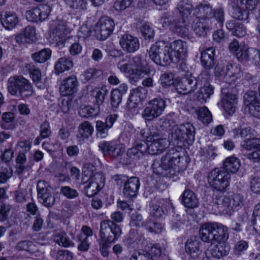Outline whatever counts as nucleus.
<instances>
[{"label": "nucleus", "mask_w": 260, "mask_h": 260, "mask_svg": "<svg viewBox=\"0 0 260 260\" xmlns=\"http://www.w3.org/2000/svg\"><path fill=\"white\" fill-rule=\"evenodd\" d=\"M189 160L183 153L172 149L162 156L160 161L154 160L152 168L155 174L174 178L186 169Z\"/></svg>", "instance_id": "obj_1"}, {"label": "nucleus", "mask_w": 260, "mask_h": 260, "mask_svg": "<svg viewBox=\"0 0 260 260\" xmlns=\"http://www.w3.org/2000/svg\"><path fill=\"white\" fill-rule=\"evenodd\" d=\"M199 235L203 241L211 243L225 241L229 238L228 228L217 222L203 224L200 229Z\"/></svg>", "instance_id": "obj_2"}, {"label": "nucleus", "mask_w": 260, "mask_h": 260, "mask_svg": "<svg viewBox=\"0 0 260 260\" xmlns=\"http://www.w3.org/2000/svg\"><path fill=\"white\" fill-rule=\"evenodd\" d=\"M194 133L195 128L190 123L175 125L171 134L172 141L180 148L192 146L194 140Z\"/></svg>", "instance_id": "obj_3"}, {"label": "nucleus", "mask_w": 260, "mask_h": 260, "mask_svg": "<svg viewBox=\"0 0 260 260\" xmlns=\"http://www.w3.org/2000/svg\"><path fill=\"white\" fill-rule=\"evenodd\" d=\"M256 0H230V12L235 19L246 20L249 17V11L254 9Z\"/></svg>", "instance_id": "obj_4"}, {"label": "nucleus", "mask_w": 260, "mask_h": 260, "mask_svg": "<svg viewBox=\"0 0 260 260\" xmlns=\"http://www.w3.org/2000/svg\"><path fill=\"white\" fill-rule=\"evenodd\" d=\"M85 180L86 177L89 178L87 179L86 185L84 186V192L88 197H92L96 194L104 185L105 177L101 172L94 173L92 169L84 168L83 170Z\"/></svg>", "instance_id": "obj_5"}, {"label": "nucleus", "mask_w": 260, "mask_h": 260, "mask_svg": "<svg viewBox=\"0 0 260 260\" xmlns=\"http://www.w3.org/2000/svg\"><path fill=\"white\" fill-rule=\"evenodd\" d=\"M231 174L224 169L216 168L210 171L208 174V182L214 189L224 192L230 185Z\"/></svg>", "instance_id": "obj_6"}, {"label": "nucleus", "mask_w": 260, "mask_h": 260, "mask_svg": "<svg viewBox=\"0 0 260 260\" xmlns=\"http://www.w3.org/2000/svg\"><path fill=\"white\" fill-rule=\"evenodd\" d=\"M8 89L12 95H16L18 92L23 98L30 96L33 93L30 83L22 76L10 77L8 80Z\"/></svg>", "instance_id": "obj_7"}, {"label": "nucleus", "mask_w": 260, "mask_h": 260, "mask_svg": "<svg viewBox=\"0 0 260 260\" xmlns=\"http://www.w3.org/2000/svg\"><path fill=\"white\" fill-rule=\"evenodd\" d=\"M122 234L120 225L110 219L103 220L100 223L99 236L101 239L107 240L108 242L115 243Z\"/></svg>", "instance_id": "obj_8"}, {"label": "nucleus", "mask_w": 260, "mask_h": 260, "mask_svg": "<svg viewBox=\"0 0 260 260\" xmlns=\"http://www.w3.org/2000/svg\"><path fill=\"white\" fill-rule=\"evenodd\" d=\"M166 106V102L163 99H153L148 103L142 113V116L145 121H151L163 113Z\"/></svg>", "instance_id": "obj_9"}, {"label": "nucleus", "mask_w": 260, "mask_h": 260, "mask_svg": "<svg viewBox=\"0 0 260 260\" xmlns=\"http://www.w3.org/2000/svg\"><path fill=\"white\" fill-rule=\"evenodd\" d=\"M149 55L156 64L165 66L172 62L167 46L162 42H156L150 48Z\"/></svg>", "instance_id": "obj_10"}, {"label": "nucleus", "mask_w": 260, "mask_h": 260, "mask_svg": "<svg viewBox=\"0 0 260 260\" xmlns=\"http://www.w3.org/2000/svg\"><path fill=\"white\" fill-rule=\"evenodd\" d=\"M113 179L118 185L123 184L122 192L125 197L132 198L137 196L140 185L138 177H131L128 178L124 176L116 175L113 177Z\"/></svg>", "instance_id": "obj_11"}, {"label": "nucleus", "mask_w": 260, "mask_h": 260, "mask_svg": "<svg viewBox=\"0 0 260 260\" xmlns=\"http://www.w3.org/2000/svg\"><path fill=\"white\" fill-rule=\"evenodd\" d=\"M37 189L39 202L45 207H52L55 202V198L52 187L44 180L38 182Z\"/></svg>", "instance_id": "obj_12"}, {"label": "nucleus", "mask_w": 260, "mask_h": 260, "mask_svg": "<svg viewBox=\"0 0 260 260\" xmlns=\"http://www.w3.org/2000/svg\"><path fill=\"white\" fill-rule=\"evenodd\" d=\"M161 22L162 26L165 28H169V29L179 35L187 36L188 35L189 26L182 17H169L162 18Z\"/></svg>", "instance_id": "obj_13"}, {"label": "nucleus", "mask_w": 260, "mask_h": 260, "mask_svg": "<svg viewBox=\"0 0 260 260\" xmlns=\"http://www.w3.org/2000/svg\"><path fill=\"white\" fill-rule=\"evenodd\" d=\"M235 88H221L223 95L221 102L224 111L229 115H232L237 110V98Z\"/></svg>", "instance_id": "obj_14"}, {"label": "nucleus", "mask_w": 260, "mask_h": 260, "mask_svg": "<svg viewBox=\"0 0 260 260\" xmlns=\"http://www.w3.org/2000/svg\"><path fill=\"white\" fill-rule=\"evenodd\" d=\"M115 23L109 17L101 18L95 25L94 31L96 38L100 40H105L112 33Z\"/></svg>", "instance_id": "obj_15"}, {"label": "nucleus", "mask_w": 260, "mask_h": 260, "mask_svg": "<svg viewBox=\"0 0 260 260\" xmlns=\"http://www.w3.org/2000/svg\"><path fill=\"white\" fill-rule=\"evenodd\" d=\"M209 78V73L208 71L203 72L198 77L196 82V85L199 84L201 81L204 82V86L200 88L197 93L196 97V103L199 102L200 104H204L206 102L207 99L209 98L211 95L213 93V88L210 84L208 83ZM197 103H196V106Z\"/></svg>", "instance_id": "obj_16"}, {"label": "nucleus", "mask_w": 260, "mask_h": 260, "mask_svg": "<svg viewBox=\"0 0 260 260\" xmlns=\"http://www.w3.org/2000/svg\"><path fill=\"white\" fill-rule=\"evenodd\" d=\"M244 105L248 108L250 114L260 119V100L255 91L249 90L244 96Z\"/></svg>", "instance_id": "obj_17"}, {"label": "nucleus", "mask_w": 260, "mask_h": 260, "mask_svg": "<svg viewBox=\"0 0 260 260\" xmlns=\"http://www.w3.org/2000/svg\"><path fill=\"white\" fill-rule=\"evenodd\" d=\"M99 147L105 156L112 158H118L125 152L122 145L112 141H103L99 144Z\"/></svg>", "instance_id": "obj_18"}, {"label": "nucleus", "mask_w": 260, "mask_h": 260, "mask_svg": "<svg viewBox=\"0 0 260 260\" xmlns=\"http://www.w3.org/2000/svg\"><path fill=\"white\" fill-rule=\"evenodd\" d=\"M50 12L51 8L49 5H42L27 11L26 13V18L29 21L42 22L48 17Z\"/></svg>", "instance_id": "obj_19"}, {"label": "nucleus", "mask_w": 260, "mask_h": 260, "mask_svg": "<svg viewBox=\"0 0 260 260\" xmlns=\"http://www.w3.org/2000/svg\"><path fill=\"white\" fill-rule=\"evenodd\" d=\"M149 154L151 155H156L161 153L167 148L168 145L167 139L162 138L155 133L152 134V137H149Z\"/></svg>", "instance_id": "obj_20"}, {"label": "nucleus", "mask_w": 260, "mask_h": 260, "mask_svg": "<svg viewBox=\"0 0 260 260\" xmlns=\"http://www.w3.org/2000/svg\"><path fill=\"white\" fill-rule=\"evenodd\" d=\"M130 61L134 69L136 79H139L142 74L148 75L154 72V70L150 69L141 55H136L130 59Z\"/></svg>", "instance_id": "obj_21"}, {"label": "nucleus", "mask_w": 260, "mask_h": 260, "mask_svg": "<svg viewBox=\"0 0 260 260\" xmlns=\"http://www.w3.org/2000/svg\"><path fill=\"white\" fill-rule=\"evenodd\" d=\"M242 72L240 67L236 63H228L225 69L224 76L222 77L221 81L228 84H231L236 79L240 78Z\"/></svg>", "instance_id": "obj_22"}, {"label": "nucleus", "mask_w": 260, "mask_h": 260, "mask_svg": "<svg viewBox=\"0 0 260 260\" xmlns=\"http://www.w3.org/2000/svg\"><path fill=\"white\" fill-rule=\"evenodd\" d=\"M169 53L171 57L172 62H177L180 58L186 53L185 44L181 40H176L167 46Z\"/></svg>", "instance_id": "obj_23"}, {"label": "nucleus", "mask_w": 260, "mask_h": 260, "mask_svg": "<svg viewBox=\"0 0 260 260\" xmlns=\"http://www.w3.org/2000/svg\"><path fill=\"white\" fill-rule=\"evenodd\" d=\"M148 143L144 141H136L131 148L128 149L127 155L131 158L137 159L143 156L145 154H149Z\"/></svg>", "instance_id": "obj_24"}, {"label": "nucleus", "mask_w": 260, "mask_h": 260, "mask_svg": "<svg viewBox=\"0 0 260 260\" xmlns=\"http://www.w3.org/2000/svg\"><path fill=\"white\" fill-rule=\"evenodd\" d=\"M119 43L123 50L128 53H133L137 51L140 46L138 39L129 34H125L121 36Z\"/></svg>", "instance_id": "obj_25"}, {"label": "nucleus", "mask_w": 260, "mask_h": 260, "mask_svg": "<svg viewBox=\"0 0 260 260\" xmlns=\"http://www.w3.org/2000/svg\"><path fill=\"white\" fill-rule=\"evenodd\" d=\"M78 81L76 77L72 75L62 80L59 91L61 95L69 96L73 94L77 91Z\"/></svg>", "instance_id": "obj_26"}, {"label": "nucleus", "mask_w": 260, "mask_h": 260, "mask_svg": "<svg viewBox=\"0 0 260 260\" xmlns=\"http://www.w3.org/2000/svg\"><path fill=\"white\" fill-rule=\"evenodd\" d=\"M36 29L34 26H28L15 37V40L19 45L30 44L36 41Z\"/></svg>", "instance_id": "obj_27"}, {"label": "nucleus", "mask_w": 260, "mask_h": 260, "mask_svg": "<svg viewBox=\"0 0 260 260\" xmlns=\"http://www.w3.org/2000/svg\"><path fill=\"white\" fill-rule=\"evenodd\" d=\"M182 203L187 208V213L192 216L194 220V208L195 207V195L193 191L188 189L185 190L182 195Z\"/></svg>", "instance_id": "obj_28"}, {"label": "nucleus", "mask_w": 260, "mask_h": 260, "mask_svg": "<svg viewBox=\"0 0 260 260\" xmlns=\"http://www.w3.org/2000/svg\"><path fill=\"white\" fill-rule=\"evenodd\" d=\"M231 248L228 243L224 241L217 242L216 245H213L210 248L211 255L217 259L226 256Z\"/></svg>", "instance_id": "obj_29"}, {"label": "nucleus", "mask_w": 260, "mask_h": 260, "mask_svg": "<svg viewBox=\"0 0 260 260\" xmlns=\"http://www.w3.org/2000/svg\"><path fill=\"white\" fill-rule=\"evenodd\" d=\"M69 32V29L68 28L66 22L63 21H58L51 34V37L57 43L60 42Z\"/></svg>", "instance_id": "obj_30"}, {"label": "nucleus", "mask_w": 260, "mask_h": 260, "mask_svg": "<svg viewBox=\"0 0 260 260\" xmlns=\"http://www.w3.org/2000/svg\"><path fill=\"white\" fill-rule=\"evenodd\" d=\"M215 49L209 48L202 51L201 61L202 66L207 70L211 69L214 65Z\"/></svg>", "instance_id": "obj_31"}, {"label": "nucleus", "mask_w": 260, "mask_h": 260, "mask_svg": "<svg viewBox=\"0 0 260 260\" xmlns=\"http://www.w3.org/2000/svg\"><path fill=\"white\" fill-rule=\"evenodd\" d=\"M213 203L217 206L220 212L230 214L232 212V207L230 205V198L224 196L217 197L214 195Z\"/></svg>", "instance_id": "obj_32"}, {"label": "nucleus", "mask_w": 260, "mask_h": 260, "mask_svg": "<svg viewBox=\"0 0 260 260\" xmlns=\"http://www.w3.org/2000/svg\"><path fill=\"white\" fill-rule=\"evenodd\" d=\"M213 203L217 206L220 212L230 214L232 212V207L230 205V198L224 196L217 197L214 195Z\"/></svg>", "instance_id": "obj_33"}, {"label": "nucleus", "mask_w": 260, "mask_h": 260, "mask_svg": "<svg viewBox=\"0 0 260 260\" xmlns=\"http://www.w3.org/2000/svg\"><path fill=\"white\" fill-rule=\"evenodd\" d=\"M73 64L72 60L69 57H61L57 60L55 64V73L59 75L65 71H69L73 68Z\"/></svg>", "instance_id": "obj_34"}, {"label": "nucleus", "mask_w": 260, "mask_h": 260, "mask_svg": "<svg viewBox=\"0 0 260 260\" xmlns=\"http://www.w3.org/2000/svg\"><path fill=\"white\" fill-rule=\"evenodd\" d=\"M212 7L208 4H201L196 8V18H198L199 21L212 18Z\"/></svg>", "instance_id": "obj_35"}, {"label": "nucleus", "mask_w": 260, "mask_h": 260, "mask_svg": "<svg viewBox=\"0 0 260 260\" xmlns=\"http://www.w3.org/2000/svg\"><path fill=\"white\" fill-rule=\"evenodd\" d=\"M1 20L3 26L7 29L15 27L18 22L16 14L8 12L1 15Z\"/></svg>", "instance_id": "obj_36"}, {"label": "nucleus", "mask_w": 260, "mask_h": 260, "mask_svg": "<svg viewBox=\"0 0 260 260\" xmlns=\"http://www.w3.org/2000/svg\"><path fill=\"white\" fill-rule=\"evenodd\" d=\"M226 27L233 35L238 37L244 36L246 34V29L244 25L235 20L228 21L226 24Z\"/></svg>", "instance_id": "obj_37"}, {"label": "nucleus", "mask_w": 260, "mask_h": 260, "mask_svg": "<svg viewBox=\"0 0 260 260\" xmlns=\"http://www.w3.org/2000/svg\"><path fill=\"white\" fill-rule=\"evenodd\" d=\"M196 115L198 120L204 126H207L213 120L210 111L205 106L196 108Z\"/></svg>", "instance_id": "obj_38"}, {"label": "nucleus", "mask_w": 260, "mask_h": 260, "mask_svg": "<svg viewBox=\"0 0 260 260\" xmlns=\"http://www.w3.org/2000/svg\"><path fill=\"white\" fill-rule=\"evenodd\" d=\"M15 116L12 112H5L2 115L0 126L4 129H13L15 128Z\"/></svg>", "instance_id": "obj_39"}, {"label": "nucleus", "mask_w": 260, "mask_h": 260, "mask_svg": "<svg viewBox=\"0 0 260 260\" xmlns=\"http://www.w3.org/2000/svg\"><path fill=\"white\" fill-rule=\"evenodd\" d=\"M223 165V168L222 169H224L228 172L230 171L232 173H235L240 167V162L238 158L231 156L225 159Z\"/></svg>", "instance_id": "obj_40"}, {"label": "nucleus", "mask_w": 260, "mask_h": 260, "mask_svg": "<svg viewBox=\"0 0 260 260\" xmlns=\"http://www.w3.org/2000/svg\"><path fill=\"white\" fill-rule=\"evenodd\" d=\"M165 202L164 199H159L155 203L151 204L150 207V214L152 217L155 218H160L164 215L165 212L163 208V204Z\"/></svg>", "instance_id": "obj_41"}, {"label": "nucleus", "mask_w": 260, "mask_h": 260, "mask_svg": "<svg viewBox=\"0 0 260 260\" xmlns=\"http://www.w3.org/2000/svg\"><path fill=\"white\" fill-rule=\"evenodd\" d=\"M29 73L33 82L39 88L45 87L44 83L42 79L41 72L39 68L33 65H29Z\"/></svg>", "instance_id": "obj_42"}, {"label": "nucleus", "mask_w": 260, "mask_h": 260, "mask_svg": "<svg viewBox=\"0 0 260 260\" xmlns=\"http://www.w3.org/2000/svg\"><path fill=\"white\" fill-rule=\"evenodd\" d=\"M117 67L121 72L128 74L133 80H137L130 59L127 60L126 58L123 59L117 63Z\"/></svg>", "instance_id": "obj_43"}, {"label": "nucleus", "mask_w": 260, "mask_h": 260, "mask_svg": "<svg viewBox=\"0 0 260 260\" xmlns=\"http://www.w3.org/2000/svg\"><path fill=\"white\" fill-rule=\"evenodd\" d=\"M253 130L250 127L238 128L233 131L234 137L237 138L240 136L242 139H244L243 141H247L253 137Z\"/></svg>", "instance_id": "obj_44"}, {"label": "nucleus", "mask_w": 260, "mask_h": 260, "mask_svg": "<svg viewBox=\"0 0 260 260\" xmlns=\"http://www.w3.org/2000/svg\"><path fill=\"white\" fill-rule=\"evenodd\" d=\"M93 127L88 121L82 122L78 127V132L80 136L84 139L90 137L93 133Z\"/></svg>", "instance_id": "obj_45"}, {"label": "nucleus", "mask_w": 260, "mask_h": 260, "mask_svg": "<svg viewBox=\"0 0 260 260\" xmlns=\"http://www.w3.org/2000/svg\"><path fill=\"white\" fill-rule=\"evenodd\" d=\"M193 8V5L189 0H182L177 6V9L182 17L189 15Z\"/></svg>", "instance_id": "obj_46"}, {"label": "nucleus", "mask_w": 260, "mask_h": 260, "mask_svg": "<svg viewBox=\"0 0 260 260\" xmlns=\"http://www.w3.org/2000/svg\"><path fill=\"white\" fill-rule=\"evenodd\" d=\"M54 240L59 245L69 247L74 245L73 242L68 238L64 232H57L54 235Z\"/></svg>", "instance_id": "obj_47"}, {"label": "nucleus", "mask_w": 260, "mask_h": 260, "mask_svg": "<svg viewBox=\"0 0 260 260\" xmlns=\"http://www.w3.org/2000/svg\"><path fill=\"white\" fill-rule=\"evenodd\" d=\"M51 51L49 49H44L32 54V59L39 63L44 62L51 56Z\"/></svg>", "instance_id": "obj_48"}, {"label": "nucleus", "mask_w": 260, "mask_h": 260, "mask_svg": "<svg viewBox=\"0 0 260 260\" xmlns=\"http://www.w3.org/2000/svg\"><path fill=\"white\" fill-rule=\"evenodd\" d=\"M240 145L243 149L246 150L260 149V138L252 137L247 141H242Z\"/></svg>", "instance_id": "obj_49"}, {"label": "nucleus", "mask_w": 260, "mask_h": 260, "mask_svg": "<svg viewBox=\"0 0 260 260\" xmlns=\"http://www.w3.org/2000/svg\"><path fill=\"white\" fill-rule=\"evenodd\" d=\"M95 129L96 136L98 137L105 138L108 135V132L110 128L104 122L98 120L96 122Z\"/></svg>", "instance_id": "obj_50"}, {"label": "nucleus", "mask_w": 260, "mask_h": 260, "mask_svg": "<svg viewBox=\"0 0 260 260\" xmlns=\"http://www.w3.org/2000/svg\"><path fill=\"white\" fill-rule=\"evenodd\" d=\"M251 48H248L245 46L242 45L240 49H239L237 53H236L235 56L237 58L241 61L250 59Z\"/></svg>", "instance_id": "obj_51"}, {"label": "nucleus", "mask_w": 260, "mask_h": 260, "mask_svg": "<svg viewBox=\"0 0 260 260\" xmlns=\"http://www.w3.org/2000/svg\"><path fill=\"white\" fill-rule=\"evenodd\" d=\"M86 4L87 2L85 0H69L68 2V6L76 12L85 10Z\"/></svg>", "instance_id": "obj_52"}, {"label": "nucleus", "mask_w": 260, "mask_h": 260, "mask_svg": "<svg viewBox=\"0 0 260 260\" xmlns=\"http://www.w3.org/2000/svg\"><path fill=\"white\" fill-rule=\"evenodd\" d=\"M11 209L12 207L9 204L3 203L0 204V221L4 222L9 219Z\"/></svg>", "instance_id": "obj_53"}, {"label": "nucleus", "mask_w": 260, "mask_h": 260, "mask_svg": "<svg viewBox=\"0 0 260 260\" xmlns=\"http://www.w3.org/2000/svg\"><path fill=\"white\" fill-rule=\"evenodd\" d=\"M99 113V110L90 106H86L80 109L79 114L80 116L85 118L95 116Z\"/></svg>", "instance_id": "obj_54"}, {"label": "nucleus", "mask_w": 260, "mask_h": 260, "mask_svg": "<svg viewBox=\"0 0 260 260\" xmlns=\"http://www.w3.org/2000/svg\"><path fill=\"white\" fill-rule=\"evenodd\" d=\"M174 76L172 73H165L159 79V82L163 87L171 86L174 84Z\"/></svg>", "instance_id": "obj_55"}, {"label": "nucleus", "mask_w": 260, "mask_h": 260, "mask_svg": "<svg viewBox=\"0 0 260 260\" xmlns=\"http://www.w3.org/2000/svg\"><path fill=\"white\" fill-rule=\"evenodd\" d=\"M122 95L118 90H112L111 92L110 102L113 108H117L121 103Z\"/></svg>", "instance_id": "obj_56"}, {"label": "nucleus", "mask_w": 260, "mask_h": 260, "mask_svg": "<svg viewBox=\"0 0 260 260\" xmlns=\"http://www.w3.org/2000/svg\"><path fill=\"white\" fill-rule=\"evenodd\" d=\"M212 18L217 21L218 27H222L224 21V12L222 8L216 9L213 11ZM218 27V26H217Z\"/></svg>", "instance_id": "obj_57"}, {"label": "nucleus", "mask_w": 260, "mask_h": 260, "mask_svg": "<svg viewBox=\"0 0 260 260\" xmlns=\"http://www.w3.org/2000/svg\"><path fill=\"white\" fill-rule=\"evenodd\" d=\"M140 29L142 36L145 40H150L153 38L154 36V30L148 23H144Z\"/></svg>", "instance_id": "obj_58"}, {"label": "nucleus", "mask_w": 260, "mask_h": 260, "mask_svg": "<svg viewBox=\"0 0 260 260\" xmlns=\"http://www.w3.org/2000/svg\"><path fill=\"white\" fill-rule=\"evenodd\" d=\"M248 247V243L244 240L237 242L234 247V252L237 255H241Z\"/></svg>", "instance_id": "obj_59"}, {"label": "nucleus", "mask_w": 260, "mask_h": 260, "mask_svg": "<svg viewBox=\"0 0 260 260\" xmlns=\"http://www.w3.org/2000/svg\"><path fill=\"white\" fill-rule=\"evenodd\" d=\"M60 193L68 199H74L79 195L76 189L67 186H62L60 188Z\"/></svg>", "instance_id": "obj_60"}, {"label": "nucleus", "mask_w": 260, "mask_h": 260, "mask_svg": "<svg viewBox=\"0 0 260 260\" xmlns=\"http://www.w3.org/2000/svg\"><path fill=\"white\" fill-rule=\"evenodd\" d=\"M243 198L240 194H234L230 198V205L232 207V212L237 208L241 207L243 204Z\"/></svg>", "instance_id": "obj_61"}, {"label": "nucleus", "mask_w": 260, "mask_h": 260, "mask_svg": "<svg viewBox=\"0 0 260 260\" xmlns=\"http://www.w3.org/2000/svg\"><path fill=\"white\" fill-rule=\"evenodd\" d=\"M145 227L149 232L155 233H160L162 229L160 224L152 222L150 220L145 221Z\"/></svg>", "instance_id": "obj_62"}, {"label": "nucleus", "mask_w": 260, "mask_h": 260, "mask_svg": "<svg viewBox=\"0 0 260 260\" xmlns=\"http://www.w3.org/2000/svg\"><path fill=\"white\" fill-rule=\"evenodd\" d=\"M145 221H143L142 215L138 213H133L131 217L130 225L137 227L145 226Z\"/></svg>", "instance_id": "obj_63"}, {"label": "nucleus", "mask_w": 260, "mask_h": 260, "mask_svg": "<svg viewBox=\"0 0 260 260\" xmlns=\"http://www.w3.org/2000/svg\"><path fill=\"white\" fill-rule=\"evenodd\" d=\"M77 238L79 242L78 246V249L82 251H87L89 248L88 238L83 235H79L77 236Z\"/></svg>", "instance_id": "obj_64"}]
</instances>
